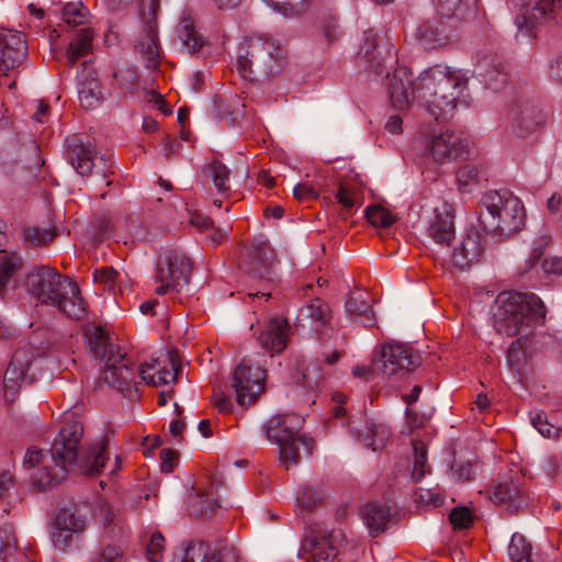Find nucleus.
Listing matches in <instances>:
<instances>
[{
    "instance_id": "20e7f679",
    "label": "nucleus",
    "mask_w": 562,
    "mask_h": 562,
    "mask_svg": "<svg viewBox=\"0 0 562 562\" xmlns=\"http://www.w3.org/2000/svg\"><path fill=\"white\" fill-rule=\"evenodd\" d=\"M544 317L546 307L535 294L502 292L493 306L494 328L507 337L527 334Z\"/></svg>"
},
{
    "instance_id": "a878e982",
    "label": "nucleus",
    "mask_w": 562,
    "mask_h": 562,
    "mask_svg": "<svg viewBox=\"0 0 562 562\" xmlns=\"http://www.w3.org/2000/svg\"><path fill=\"white\" fill-rule=\"evenodd\" d=\"M358 56L366 63L368 69L382 75L384 59L386 56L391 57V47L387 43L379 44L376 34L369 30L364 32Z\"/></svg>"
},
{
    "instance_id": "cd10ccee",
    "label": "nucleus",
    "mask_w": 562,
    "mask_h": 562,
    "mask_svg": "<svg viewBox=\"0 0 562 562\" xmlns=\"http://www.w3.org/2000/svg\"><path fill=\"white\" fill-rule=\"evenodd\" d=\"M29 366V352L23 349L16 350L13 353L3 376L4 395L8 401H14L18 389L24 380L25 371Z\"/></svg>"
},
{
    "instance_id": "e433bc0d",
    "label": "nucleus",
    "mask_w": 562,
    "mask_h": 562,
    "mask_svg": "<svg viewBox=\"0 0 562 562\" xmlns=\"http://www.w3.org/2000/svg\"><path fill=\"white\" fill-rule=\"evenodd\" d=\"M93 32L91 29H81L76 38L68 45L66 57L69 66H74L77 60L86 56L92 48Z\"/></svg>"
},
{
    "instance_id": "ddd939ff",
    "label": "nucleus",
    "mask_w": 562,
    "mask_h": 562,
    "mask_svg": "<svg viewBox=\"0 0 562 562\" xmlns=\"http://www.w3.org/2000/svg\"><path fill=\"white\" fill-rule=\"evenodd\" d=\"M159 0H142L139 14L144 22L135 49L143 57L147 68H156L159 63L158 32L156 24V11Z\"/></svg>"
},
{
    "instance_id": "de8ad7c7",
    "label": "nucleus",
    "mask_w": 562,
    "mask_h": 562,
    "mask_svg": "<svg viewBox=\"0 0 562 562\" xmlns=\"http://www.w3.org/2000/svg\"><path fill=\"white\" fill-rule=\"evenodd\" d=\"M413 450H414V467H413V477L418 481L420 480L428 471L429 467L427 464V451L423 441L413 440Z\"/></svg>"
},
{
    "instance_id": "423d86ee",
    "label": "nucleus",
    "mask_w": 562,
    "mask_h": 562,
    "mask_svg": "<svg viewBox=\"0 0 562 562\" xmlns=\"http://www.w3.org/2000/svg\"><path fill=\"white\" fill-rule=\"evenodd\" d=\"M285 59L284 49L271 37L257 35L238 46L236 68L252 82H263L279 74Z\"/></svg>"
},
{
    "instance_id": "603ef678",
    "label": "nucleus",
    "mask_w": 562,
    "mask_h": 562,
    "mask_svg": "<svg viewBox=\"0 0 562 562\" xmlns=\"http://www.w3.org/2000/svg\"><path fill=\"white\" fill-rule=\"evenodd\" d=\"M323 501V493L318 487L304 486L297 495L299 505L306 510L318 506Z\"/></svg>"
},
{
    "instance_id": "bf43d9fd",
    "label": "nucleus",
    "mask_w": 562,
    "mask_h": 562,
    "mask_svg": "<svg viewBox=\"0 0 562 562\" xmlns=\"http://www.w3.org/2000/svg\"><path fill=\"white\" fill-rule=\"evenodd\" d=\"M449 519L454 528L464 529L472 524V514L467 507L454 508L450 513Z\"/></svg>"
},
{
    "instance_id": "c9c22d12",
    "label": "nucleus",
    "mask_w": 562,
    "mask_h": 562,
    "mask_svg": "<svg viewBox=\"0 0 562 562\" xmlns=\"http://www.w3.org/2000/svg\"><path fill=\"white\" fill-rule=\"evenodd\" d=\"M346 312L352 319L359 317L363 318L366 326H371L374 323V315L372 306L362 293H353L348 296L346 301Z\"/></svg>"
},
{
    "instance_id": "6e6d98bb",
    "label": "nucleus",
    "mask_w": 562,
    "mask_h": 562,
    "mask_svg": "<svg viewBox=\"0 0 562 562\" xmlns=\"http://www.w3.org/2000/svg\"><path fill=\"white\" fill-rule=\"evenodd\" d=\"M324 382V373L321 367L313 364L305 369L302 374V385L312 391L318 390Z\"/></svg>"
},
{
    "instance_id": "58836bf2",
    "label": "nucleus",
    "mask_w": 562,
    "mask_h": 562,
    "mask_svg": "<svg viewBox=\"0 0 562 562\" xmlns=\"http://www.w3.org/2000/svg\"><path fill=\"white\" fill-rule=\"evenodd\" d=\"M22 267L23 260L16 252L0 249V294Z\"/></svg>"
},
{
    "instance_id": "5fc2aeb1",
    "label": "nucleus",
    "mask_w": 562,
    "mask_h": 562,
    "mask_svg": "<svg viewBox=\"0 0 562 562\" xmlns=\"http://www.w3.org/2000/svg\"><path fill=\"white\" fill-rule=\"evenodd\" d=\"M477 169L474 165L467 164L462 166L457 172V181L459 188L463 191H469L477 183Z\"/></svg>"
},
{
    "instance_id": "09e8293b",
    "label": "nucleus",
    "mask_w": 562,
    "mask_h": 562,
    "mask_svg": "<svg viewBox=\"0 0 562 562\" xmlns=\"http://www.w3.org/2000/svg\"><path fill=\"white\" fill-rule=\"evenodd\" d=\"M276 10L285 15H300L305 12L310 5V0H265Z\"/></svg>"
},
{
    "instance_id": "4468645a",
    "label": "nucleus",
    "mask_w": 562,
    "mask_h": 562,
    "mask_svg": "<svg viewBox=\"0 0 562 562\" xmlns=\"http://www.w3.org/2000/svg\"><path fill=\"white\" fill-rule=\"evenodd\" d=\"M66 142L70 162L80 176L87 177L95 170V173L101 178L106 177V161L103 156L97 153L91 143H85L77 135L68 137Z\"/></svg>"
},
{
    "instance_id": "338daca9",
    "label": "nucleus",
    "mask_w": 562,
    "mask_h": 562,
    "mask_svg": "<svg viewBox=\"0 0 562 562\" xmlns=\"http://www.w3.org/2000/svg\"><path fill=\"white\" fill-rule=\"evenodd\" d=\"M161 458V471L165 473H170L176 464L177 453L170 449H162L160 452Z\"/></svg>"
},
{
    "instance_id": "2f4dec72",
    "label": "nucleus",
    "mask_w": 562,
    "mask_h": 562,
    "mask_svg": "<svg viewBox=\"0 0 562 562\" xmlns=\"http://www.w3.org/2000/svg\"><path fill=\"white\" fill-rule=\"evenodd\" d=\"M481 254L482 246L479 234L470 233L454 248L452 261L459 268H467L476 262Z\"/></svg>"
},
{
    "instance_id": "f3484780",
    "label": "nucleus",
    "mask_w": 562,
    "mask_h": 562,
    "mask_svg": "<svg viewBox=\"0 0 562 562\" xmlns=\"http://www.w3.org/2000/svg\"><path fill=\"white\" fill-rule=\"evenodd\" d=\"M387 91L392 106L404 111L417 99V81H413L412 74L406 68H397L389 77Z\"/></svg>"
},
{
    "instance_id": "864d4df0",
    "label": "nucleus",
    "mask_w": 562,
    "mask_h": 562,
    "mask_svg": "<svg viewBox=\"0 0 562 562\" xmlns=\"http://www.w3.org/2000/svg\"><path fill=\"white\" fill-rule=\"evenodd\" d=\"M56 233L52 229L31 227L24 231V239L34 246H44L50 243Z\"/></svg>"
},
{
    "instance_id": "39448f33",
    "label": "nucleus",
    "mask_w": 562,
    "mask_h": 562,
    "mask_svg": "<svg viewBox=\"0 0 562 562\" xmlns=\"http://www.w3.org/2000/svg\"><path fill=\"white\" fill-rule=\"evenodd\" d=\"M85 336L90 353L105 363L101 379L126 395L136 391V372L126 355L111 341L109 333L102 326L89 325Z\"/></svg>"
},
{
    "instance_id": "5701e85b",
    "label": "nucleus",
    "mask_w": 562,
    "mask_h": 562,
    "mask_svg": "<svg viewBox=\"0 0 562 562\" xmlns=\"http://www.w3.org/2000/svg\"><path fill=\"white\" fill-rule=\"evenodd\" d=\"M475 72L488 88L498 89L508 80V66L496 54L482 56L475 66Z\"/></svg>"
},
{
    "instance_id": "72a5a7b5",
    "label": "nucleus",
    "mask_w": 562,
    "mask_h": 562,
    "mask_svg": "<svg viewBox=\"0 0 562 562\" xmlns=\"http://www.w3.org/2000/svg\"><path fill=\"white\" fill-rule=\"evenodd\" d=\"M524 5L532 19L562 21V0H524Z\"/></svg>"
},
{
    "instance_id": "680f3d73",
    "label": "nucleus",
    "mask_w": 562,
    "mask_h": 562,
    "mask_svg": "<svg viewBox=\"0 0 562 562\" xmlns=\"http://www.w3.org/2000/svg\"><path fill=\"white\" fill-rule=\"evenodd\" d=\"M121 552L117 547L108 544L101 549L93 562H117Z\"/></svg>"
},
{
    "instance_id": "49530a36",
    "label": "nucleus",
    "mask_w": 562,
    "mask_h": 562,
    "mask_svg": "<svg viewBox=\"0 0 562 562\" xmlns=\"http://www.w3.org/2000/svg\"><path fill=\"white\" fill-rule=\"evenodd\" d=\"M530 420L532 426L547 438H557L561 432V425L553 424L542 412L531 414Z\"/></svg>"
},
{
    "instance_id": "c03bdc74",
    "label": "nucleus",
    "mask_w": 562,
    "mask_h": 562,
    "mask_svg": "<svg viewBox=\"0 0 562 562\" xmlns=\"http://www.w3.org/2000/svg\"><path fill=\"white\" fill-rule=\"evenodd\" d=\"M88 10L81 2H68L63 8L61 16L66 24L70 26L82 25L87 21Z\"/></svg>"
},
{
    "instance_id": "b1692460",
    "label": "nucleus",
    "mask_w": 562,
    "mask_h": 562,
    "mask_svg": "<svg viewBox=\"0 0 562 562\" xmlns=\"http://www.w3.org/2000/svg\"><path fill=\"white\" fill-rule=\"evenodd\" d=\"M94 515L102 526L104 537L111 540H117L124 536L126 524L120 509L105 499L99 498L94 506Z\"/></svg>"
},
{
    "instance_id": "9d476101",
    "label": "nucleus",
    "mask_w": 562,
    "mask_h": 562,
    "mask_svg": "<svg viewBox=\"0 0 562 562\" xmlns=\"http://www.w3.org/2000/svg\"><path fill=\"white\" fill-rule=\"evenodd\" d=\"M420 357L411 347L402 342L383 345L373 359V371L384 376L401 378L420 366Z\"/></svg>"
},
{
    "instance_id": "3c124183",
    "label": "nucleus",
    "mask_w": 562,
    "mask_h": 562,
    "mask_svg": "<svg viewBox=\"0 0 562 562\" xmlns=\"http://www.w3.org/2000/svg\"><path fill=\"white\" fill-rule=\"evenodd\" d=\"M366 216L373 226L387 227L395 221L394 216L381 205H372L366 210Z\"/></svg>"
},
{
    "instance_id": "0eeeda50",
    "label": "nucleus",
    "mask_w": 562,
    "mask_h": 562,
    "mask_svg": "<svg viewBox=\"0 0 562 562\" xmlns=\"http://www.w3.org/2000/svg\"><path fill=\"white\" fill-rule=\"evenodd\" d=\"M480 223L486 233L509 238L525 225V206L509 191H488L481 201Z\"/></svg>"
},
{
    "instance_id": "c85d7f7f",
    "label": "nucleus",
    "mask_w": 562,
    "mask_h": 562,
    "mask_svg": "<svg viewBox=\"0 0 562 562\" xmlns=\"http://www.w3.org/2000/svg\"><path fill=\"white\" fill-rule=\"evenodd\" d=\"M233 549H211L204 541H193L184 548L180 562H233Z\"/></svg>"
},
{
    "instance_id": "9b49d317",
    "label": "nucleus",
    "mask_w": 562,
    "mask_h": 562,
    "mask_svg": "<svg viewBox=\"0 0 562 562\" xmlns=\"http://www.w3.org/2000/svg\"><path fill=\"white\" fill-rule=\"evenodd\" d=\"M276 262L274 250L268 240L256 238L251 240L241 261L243 269L252 278L267 280L268 284L250 296H270V283L272 282V267Z\"/></svg>"
},
{
    "instance_id": "473e14b6",
    "label": "nucleus",
    "mask_w": 562,
    "mask_h": 562,
    "mask_svg": "<svg viewBox=\"0 0 562 562\" xmlns=\"http://www.w3.org/2000/svg\"><path fill=\"white\" fill-rule=\"evenodd\" d=\"M358 436L368 448L375 451L385 446L390 429L386 425L370 419L366 420L363 428L358 430Z\"/></svg>"
},
{
    "instance_id": "f8f14e48",
    "label": "nucleus",
    "mask_w": 562,
    "mask_h": 562,
    "mask_svg": "<svg viewBox=\"0 0 562 562\" xmlns=\"http://www.w3.org/2000/svg\"><path fill=\"white\" fill-rule=\"evenodd\" d=\"M267 372L260 366H254L252 360L244 358L233 374V387L236 401L240 406H247L257 401L265 390Z\"/></svg>"
},
{
    "instance_id": "f704fd0d",
    "label": "nucleus",
    "mask_w": 562,
    "mask_h": 562,
    "mask_svg": "<svg viewBox=\"0 0 562 562\" xmlns=\"http://www.w3.org/2000/svg\"><path fill=\"white\" fill-rule=\"evenodd\" d=\"M417 36L427 48H435L447 43L448 35L440 21H428L419 25Z\"/></svg>"
},
{
    "instance_id": "6e6552de",
    "label": "nucleus",
    "mask_w": 562,
    "mask_h": 562,
    "mask_svg": "<svg viewBox=\"0 0 562 562\" xmlns=\"http://www.w3.org/2000/svg\"><path fill=\"white\" fill-rule=\"evenodd\" d=\"M303 419L299 415L286 414L271 418L265 427L269 441L279 446L280 461L285 465L297 464L302 447L306 454L314 448L313 439L301 435Z\"/></svg>"
},
{
    "instance_id": "a19ab883",
    "label": "nucleus",
    "mask_w": 562,
    "mask_h": 562,
    "mask_svg": "<svg viewBox=\"0 0 562 562\" xmlns=\"http://www.w3.org/2000/svg\"><path fill=\"white\" fill-rule=\"evenodd\" d=\"M531 544L522 535L514 533L508 547V554L512 562H532Z\"/></svg>"
},
{
    "instance_id": "37998d69",
    "label": "nucleus",
    "mask_w": 562,
    "mask_h": 562,
    "mask_svg": "<svg viewBox=\"0 0 562 562\" xmlns=\"http://www.w3.org/2000/svg\"><path fill=\"white\" fill-rule=\"evenodd\" d=\"M507 362L515 373L521 374L524 372L528 362V352L520 339L513 341L508 348Z\"/></svg>"
},
{
    "instance_id": "393cba45",
    "label": "nucleus",
    "mask_w": 562,
    "mask_h": 562,
    "mask_svg": "<svg viewBox=\"0 0 562 562\" xmlns=\"http://www.w3.org/2000/svg\"><path fill=\"white\" fill-rule=\"evenodd\" d=\"M77 80L80 105L87 110L97 108L104 99V89L87 61L82 63V69L78 72Z\"/></svg>"
},
{
    "instance_id": "6ab92c4d",
    "label": "nucleus",
    "mask_w": 562,
    "mask_h": 562,
    "mask_svg": "<svg viewBox=\"0 0 562 562\" xmlns=\"http://www.w3.org/2000/svg\"><path fill=\"white\" fill-rule=\"evenodd\" d=\"M427 233L434 241L448 246L454 238L453 210L447 202H440L431 207L428 216Z\"/></svg>"
},
{
    "instance_id": "a211bd4d",
    "label": "nucleus",
    "mask_w": 562,
    "mask_h": 562,
    "mask_svg": "<svg viewBox=\"0 0 562 562\" xmlns=\"http://www.w3.org/2000/svg\"><path fill=\"white\" fill-rule=\"evenodd\" d=\"M168 367L161 366L159 359H153L149 363L140 364L138 374L140 379L150 385L160 386L175 382L181 369L177 350L167 353Z\"/></svg>"
},
{
    "instance_id": "f257e3e1",
    "label": "nucleus",
    "mask_w": 562,
    "mask_h": 562,
    "mask_svg": "<svg viewBox=\"0 0 562 562\" xmlns=\"http://www.w3.org/2000/svg\"><path fill=\"white\" fill-rule=\"evenodd\" d=\"M82 435L83 428L79 423H66L47 453L36 447L26 450L23 465L26 468L42 465L32 475L35 490L47 491L53 488L66 480L70 469L75 465H78L80 471L87 475L93 476L102 473L105 463L109 461V453L106 452L110 441L109 436L82 446L79 452Z\"/></svg>"
},
{
    "instance_id": "052dcab7",
    "label": "nucleus",
    "mask_w": 562,
    "mask_h": 562,
    "mask_svg": "<svg viewBox=\"0 0 562 562\" xmlns=\"http://www.w3.org/2000/svg\"><path fill=\"white\" fill-rule=\"evenodd\" d=\"M117 277L119 272L112 267L97 269L93 273L94 281L103 283L109 289H114Z\"/></svg>"
},
{
    "instance_id": "1a4fd4ad",
    "label": "nucleus",
    "mask_w": 562,
    "mask_h": 562,
    "mask_svg": "<svg viewBox=\"0 0 562 562\" xmlns=\"http://www.w3.org/2000/svg\"><path fill=\"white\" fill-rule=\"evenodd\" d=\"M192 262L180 249H168L157 260L155 281L159 285L155 289L157 295L170 291H180L190 281Z\"/></svg>"
},
{
    "instance_id": "4c0bfd02",
    "label": "nucleus",
    "mask_w": 562,
    "mask_h": 562,
    "mask_svg": "<svg viewBox=\"0 0 562 562\" xmlns=\"http://www.w3.org/2000/svg\"><path fill=\"white\" fill-rule=\"evenodd\" d=\"M177 35L190 52L199 50L204 44L203 36L195 30L192 18L188 15L180 19Z\"/></svg>"
},
{
    "instance_id": "13d9d810",
    "label": "nucleus",
    "mask_w": 562,
    "mask_h": 562,
    "mask_svg": "<svg viewBox=\"0 0 562 562\" xmlns=\"http://www.w3.org/2000/svg\"><path fill=\"white\" fill-rule=\"evenodd\" d=\"M215 505V502L199 495H195L190 499L191 514L194 516L209 515Z\"/></svg>"
},
{
    "instance_id": "e2e57ef3",
    "label": "nucleus",
    "mask_w": 562,
    "mask_h": 562,
    "mask_svg": "<svg viewBox=\"0 0 562 562\" xmlns=\"http://www.w3.org/2000/svg\"><path fill=\"white\" fill-rule=\"evenodd\" d=\"M294 198L301 202L310 201L317 198L315 189L306 183H299L293 189Z\"/></svg>"
},
{
    "instance_id": "c756f323",
    "label": "nucleus",
    "mask_w": 562,
    "mask_h": 562,
    "mask_svg": "<svg viewBox=\"0 0 562 562\" xmlns=\"http://www.w3.org/2000/svg\"><path fill=\"white\" fill-rule=\"evenodd\" d=\"M492 501L504 506L510 513H517L528 505V496L521 490L519 482L513 479L496 485Z\"/></svg>"
},
{
    "instance_id": "aec40b11",
    "label": "nucleus",
    "mask_w": 562,
    "mask_h": 562,
    "mask_svg": "<svg viewBox=\"0 0 562 562\" xmlns=\"http://www.w3.org/2000/svg\"><path fill=\"white\" fill-rule=\"evenodd\" d=\"M302 550L311 554L313 562H333L339 554L334 535L327 530H314L302 543Z\"/></svg>"
},
{
    "instance_id": "dca6fc26",
    "label": "nucleus",
    "mask_w": 562,
    "mask_h": 562,
    "mask_svg": "<svg viewBox=\"0 0 562 562\" xmlns=\"http://www.w3.org/2000/svg\"><path fill=\"white\" fill-rule=\"evenodd\" d=\"M26 57L27 47L22 33L0 29V70L8 71L21 66Z\"/></svg>"
},
{
    "instance_id": "bb28decb",
    "label": "nucleus",
    "mask_w": 562,
    "mask_h": 562,
    "mask_svg": "<svg viewBox=\"0 0 562 562\" xmlns=\"http://www.w3.org/2000/svg\"><path fill=\"white\" fill-rule=\"evenodd\" d=\"M290 326L285 318L274 317L269 321L263 331L259 335L258 341L272 357L282 352L288 345Z\"/></svg>"
},
{
    "instance_id": "79ce46f5",
    "label": "nucleus",
    "mask_w": 562,
    "mask_h": 562,
    "mask_svg": "<svg viewBox=\"0 0 562 562\" xmlns=\"http://www.w3.org/2000/svg\"><path fill=\"white\" fill-rule=\"evenodd\" d=\"M206 170L218 193H226L229 191L231 187L228 184V180L231 171L222 161L213 160L207 166Z\"/></svg>"
},
{
    "instance_id": "69168bd1",
    "label": "nucleus",
    "mask_w": 562,
    "mask_h": 562,
    "mask_svg": "<svg viewBox=\"0 0 562 562\" xmlns=\"http://www.w3.org/2000/svg\"><path fill=\"white\" fill-rule=\"evenodd\" d=\"M336 199L345 209H352L355 206V200L352 192L349 188L344 184H340L338 191L336 193Z\"/></svg>"
},
{
    "instance_id": "7c9ffc66",
    "label": "nucleus",
    "mask_w": 562,
    "mask_h": 562,
    "mask_svg": "<svg viewBox=\"0 0 562 562\" xmlns=\"http://www.w3.org/2000/svg\"><path fill=\"white\" fill-rule=\"evenodd\" d=\"M360 514L372 537L384 532L391 521V510L385 504L368 503Z\"/></svg>"
},
{
    "instance_id": "412c9836",
    "label": "nucleus",
    "mask_w": 562,
    "mask_h": 562,
    "mask_svg": "<svg viewBox=\"0 0 562 562\" xmlns=\"http://www.w3.org/2000/svg\"><path fill=\"white\" fill-rule=\"evenodd\" d=\"M302 316L310 321V327L315 331L321 342L328 340L333 333L330 325L331 311L329 305L315 297L301 310Z\"/></svg>"
},
{
    "instance_id": "7ed1b4c3",
    "label": "nucleus",
    "mask_w": 562,
    "mask_h": 562,
    "mask_svg": "<svg viewBox=\"0 0 562 562\" xmlns=\"http://www.w3.org/2000/svg\"><path fill=\"white\" fill-rule=\"evenodd\" d=\"M25 285L42 303L57 307L69 318L79 321L86 316V304L78 284L54 269H33L26 276Z\"/></svg>"
},
{
    "instance_id": "774afa93",
    "label": "nucleus",
    "mask_w": 562,
    "mask_h": 562,
    "mask_svg": "<svg viewBox=\"0 0 562 562\" xmlns=\"http://www.w3.org/2000/svg\"><path fill=\"white\" fill-rule=\"evenodd\" d=\"M543 269L548 273H554L562 276V257H553L551 259H544Z\"/></svg>"
},
{
    "instance_id": "ea45409f",
    "label": "nucleus",
    "mask_w": 562,
    "mask_h": 562,
    "mask_svg": "<svg viewBox=\"0 0 562 562\" xmlns=\"http://www.w3.org/2000/svg\"><path fill=\"white\" fill-rule=\"evenodd\" d=\"M57 528L72 530V532L82 533L87 528V520L83 516L72 508H60L55 519Z\"/></svg>"
},
{
    "instance_id": "8fccbe9b",
    "label": "nucleus",
    "mask_w": 562,
    "mask_h": 562,
    "mask_svg": "<svg viewBox=\"0 0 562 562\" xmlns=\"http://www.w3.org/2000/svg\"><path fill=\"white\" fill-rule=\"evenodd\" d=\"M80 535L72 532V530H66L65 528H57L55 526L52 532V539L55 548L61 551H66L74 546H78L80 542Z\"/></svg>"
},
{
    "instance_id": "f03ea898",
    "label": "nucleus",
    "mask_w": 562,
    "mask_h": 562,
    "mask_svg": "<svg viewBox=\"0 0 562 562\" xmlns=\"http://www.w3.org/2000/svg\"><path fill=\"white\" fill-rule=\"evenodd\" d=\"M467 82L460 70L435 66L419 76L417 100L436 122L446 121L452 116Z\"/></svg>"
},
{
    "instance_id": "4d7b16f0",
    "label": "nucleus",
    "mask_w": 562,
    "mask_h": 562,
    "mask_svg": "<svg viewBox=\"0 0 562 562\" xmlns=\"http://www.w3.org/2000/svg\"><path fill=\"white\" fill-rule=\"evenodd\" d=\"M165 538L160 532H154L147 546V559L151 562H159L162 558Z\"/></svg>"
},
{
    "instance_id": "4be33fe9",
    "label": "nucleus",
    "mask_w": 562,
    "mask_h": 562,
    "mask_svg": "<svg viewBox=\"0 0 562 562\" xmlns=\"http://www.w3.org/2000/svg\"><path fill=\"white\" fill-rule=\"evenodd\" d=\"M547 119V112L538 102L527 101L516 112L514 128L519 137H527L538 131Z\"/></svg>"
},
{
    "instance_id": "2eb2a0df",
    "label": "nucleus",
    "mask_w": 562,
    "mask_h": 562,
    "mask_svg": "<svg viewBox=\"0 0 562 562\" xmlns=\"http://www.w3.org/2000/svg\"><path fill=\"white\" fill-rule=\"evenodd\" d=\"M468 148L469 139L462 134L449 130L430 135L425 144V150L439 164L461 157L468 151Z\"/></svg>"
},
{
    "instance_id": "0e129e2a",
    "label": "nucleus",
    "mask_w": 562,
    "mask_h": 562,
    "mask_svg": "<svg viewBox=\"0 0 562 562\" xmlns=\"http://www.w3.org/2000/svg\"><path fill=\"white\" fill-rule=\"evenodd\" d=\"M4 538L1 537V549L0 554H2L5 560L9 555H12L16 550V541L12 535H9L7 529H3Z\"/></svg>"
},
{
    "instance_id": "a18cd8bd",
    "label": "nucleus",
    "mask_w": 562,
    "mask_h": 562,
    "mask_svg": "<svg viewBox=\"0 0 562 562\" xmlns=\"http://www.w3.org/2000/svg\"><path fill=\"white\" fill-rule=\"evenodd\" d=\"M437 11L446 18L462 16L473 0H434Z\"/></svg>"
}]
</instances>
